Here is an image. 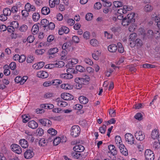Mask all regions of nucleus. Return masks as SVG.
<instances>
[{"label": "nucleus", "instance_id": "f257e3e1", "mask_svg": "<svg viewBox=\"0 0 160 160\" xmlns=\"http://www.w3.org/2000/svg\"><path fill=\"white\" fill-rule=\"evenodd\" d=\"M90 80L89 76L87 75L84 76L82 78H76L75 79V82L76 83V88L78 89H80L83 85L88 84Z\"/></svg>", "mask_w": 160, "mask_h": 160}, {"label": "nucleus", "instance_id": "f03ea898", "mask_svg": "<svg viewBox=\"0 0 160 160\" xmlns=\"http://www.w3.org/2000/svg\"><path fill=\"white\" fill-rule=\"evenodd\" d=\"M81 129L78 125L72 126L71 130V135L74 137H77L80 134Z\"/></svg>", "mask_w": 160, "mask_h": 160}, {"label": "nucleus", "instance_id": "7ed1b4c3", "mask_svg": "<svg viewBox=\"0 0 160 160\" xmlns=\"http://www.w3.org/2000/svg\"><path fill=\"white\" fill-rule=\"evenodd\" d=\"M145 160H154V154L152 151L150 149H147L145 152Z\"/></svg>", "mask_w": 160, "mask_h": 160}, {"label": "nucleus", "instance_id": "20e7f679", "mask_svg": "<svg viewBox=\"0 0 160 160\" xmlns=\"http://www.w3.org/2000/svg\"><path fill=\"white\" fill-rule=\"evenodd\" d=\"M34 153L32 148L27 149L24 153V156L26 159H30L33 157Z\"/></svg>", "mask_w": 160, "mask_h": 160}, {"label": "nucleus", "instance_id": "39448f33", "mask_svg": "<svg viewBox=\"0 0 160 160\" xmlns=\"http://www.w3.org/2000/svg\"><path fill=\"white\" fill-rule=\"evenodd\" d=\"M125 140L128 143L132 145L135 144L134 138L133 135L130 133H127L125 134Z\"/></svg>", "mask_w": 160, "mask_h": 160}, {"label": "nucleus", "instance_id": "423d86ee", "mask_svg": "<svg viewBox=\"0 0 160 160\" xmlns=\"http://www.w3.org/2000/svg\"><path fill=\"white\" fill-rule=\"evenodd\" d=\"M11 147L12 150L16 153L20 154L22 152L20 147L17 144H12Z\"/></svg>", "mask_w": 160, "mask_h": 160}, {"label": "nucleus", "instance_id": "0eeeda50", "mask_svg": "<svg viewBox=\"0 0 160 160\" xmlns=\"http://www.w3.org/2000/svg\"><path fill=\"white\" fill-rule=\"evenodd\" d=\"M72 70V69L71 68H69L67 70V72L68 73L61 74L60 76V78L64 79H69L72 78L73 77V75L72 74L69 73V72H68L70 70Z\"/></svg>", "mask_w": 160, "mask_h": 160}, {"label": "nucleus", "instance_id": "6e6552de", "mask_svg": "<svg viewBox=\"0 0 160 160\" xmlns=\"http://www.w3.org/2000/svg\"><path fill=\"white\" fill-rule=\"evenodd\" d=\"M66 141V138L64 136H62L61 138L57 137L54 139L53 141V144L54 145L56 146L59 144L61 142H65Z\"/></svg>", "mask_w": 160, "mask_h": 160}, {"label": "nucleus", "instance_id": "1a4fd4ad", "mask_svg": "<svg viewBox=\"0 0 160 160\" xmlns=\"http://www.w3.org/2000/svg\"><path fill=\"white\" fill-rule=\"evenodd\" d=\"M132 9L131 7L128 6L124 5L123 6L122 8L118 9V13L120 14L126 13L128 11H130Z\"/></svg>", "mask_w": 160, "mask_h": 160}, {"label": "nucleus", "instance_id": "9d476101", "mask_svg": "<svg viewBox=\"0 0 160 160\" xmlns=\"http://www.w3.org/2000/svg\"><path fill=\"white\" fill-rule=\"evenodd\" d=\"M135 136L136 139L139 141L143 140L145 138L143 132L141 131H137L135 134Z\"/></svg>", "mask_w": 160, "mask_h": 160}, {"label": "nucleus", "instance_id": "9b49d317", "mask_svg": "<svg viewBox=\"0 0 160 160\" xmlns=\"http://www.w3.org/2000/svg\"><path fill=\"white\" fill-rule=\"evenodd\" d=\"M52 140L50 137L48 139L46 140L44 138H41L39 141V145L40 146L45 147L47 145L49 142H51Z\"/></svg>", "mask_w": 160, "mask_h": 160}, {"label": "nucleus", "instance_id": "f8f14e48", "mask_svg": "<svg viewBox=\"0 0 160 160\" xmlns=\"http://www.w3.org/2000/svg\"><path fill=\"white\" fill-rule=\"evenodd\" d=\"M39 121V122L44 126L49 127L52 124L51 121L47 119H40Z\"/></svg>", "mask_w": 160, "mask_h": 160}, {"label": "nucleus", "instance_id": "ddd939ff", "mask_svg": "<svg viewBox=\"0 0 160 160\" xmlns=\"http://www.w3.org/2000/svg\"><path fill=\"white\" fill-rule=\"evenodd\" d=\"M62 99L65 100H71L73 99L74 97L71 94L68 93H64L61 95Z\"/></svg>", "mask_w": 160, "mask_h": 160}, {"label": "nucleus", "instance_id": "4468645a", "mask_svg": "<svg viewBox=\"0 0 160 160\" xmlns=\"http://www.w3.org/2000/svg\"><path fill=\"white\" fill-rule=\"evenodd\" d=\"M37 76L41 78H45L48 76V74L46 72L41 71L38 72Z\"/></svg>", "mask_w": 160, "mask_h": 160}, {"label": "nucleus", "instance_id": "2eb2a0df", "mask_svg": "<svg viewBox=\"0 0 160 160\" xmlns=\"http://www.w3.org/2000/svg\"><path fill=\"white\" fill-rule=\"evenodd\" d=\"M121 152L124 155L126 156L128 155V150L125 146L123 144H120L118 146Z\"/></svg>", "mask_w": 160, "mask_h": 160}, {"label": "nucleus", "instance_id": "dca6fc26", "mask_svg": "<svg viewBox=\"0 0 160 160\" xmlns=\"http://www.w3.org/2000/svg\"><path fill=\"white\" fill-rule=\"evenodd\" d=\"M56 101L57 102V105L59 106L65 107L68 105V103L67 102L62 100V99L60 98H58Z\"/></svg>", "mask_w": 160, "mask_h": 160}, {"label": "nucleus", "instance_id": "f3484780", "mask_svg": "<svg viewBox=\"0 0 160 160\" xmlns=\"http://www.w3.org/2000/svg\"><path fill=\"white\" fill-rule=\"evenodd\" d=\"M69 31V29L65 26L62 27L58 31V33L60 35H62L63 33H68Z\"/></svg>", "mask_w": 160, "mask_h": 160}, {"label": "nucleus", "instance_id": "a211bd4d", "mask_svg": "<svg viewBox=\"0 0 160 160\" xmlns=\"http://www.w3.org/2000/svg\"><path fill=\"white\" fill-rule=\"evenodd\" d=\"M108 148L111 153L113 155H116L117 154V151L114 146L113 145H110L108 146Z\"/></svg>", "mask_w": 160, "mask_h": 160}, {"label": "nucleus", "instance_id": "6ab92c4d", "mask_svg": "<svg viewBox=\"0 0 160 160\" xmlns=\"http://www.w3.org/2000/svg\"><path fill=\"white\" fill-rule=\"evenodd\" d=\"M71 156L72 158L75 159H81L82 155L80 152L74 151L71 153Z\"/></svg>", "mask_w": 160, "mask_h": 160}, {"label": "nucleus", "instance_id": "aec40b11", "mask_svg": "<svg viewBox=\"0 0 160 160\" xmlns=\"http://www.w3.org/2000/svg\"><path fill=\"white\" fill-rule=\"evenodd\" d=\"M73 149L74 151L81 153L84 151V148L82 145H77L75 146Z\"/></svg>", "mask_w": 160, "mask_h": 160}, {"label": "nucleus", "instance_id": "412c9836", "mask_svg": "<svg viewBox=\"0 0 160 160\" xmlns=\"http://www.w3.org/2000/svg\"><path fill=\"white\" fill-rule=\"evenodd\" d=\"M159 132L158 129H155L152 132L151 134V137L154 140L156 139L157 138H158L159 134H158Z\"/></svg>", "mask_w": 160, "mask_h": 160}, {"label": "nucleus", "instance_id": "4be33fe9", "mask_svg": "<svg viewBox=\"0 0 160 160\" xmlns=\"http://www.w3.org/2000/svg\"><path fill=\"white\" fill-rule=\"evenodd\" d=\"M72 44L73 42L71 40H69L63 44L62 47V48L63 50H65L70 47Z\"/></svg>", "mask_w": 160, "mask_h": 160}, {"label": "nucleus", "instance_id": "5701e85b", "mask_svg": "<svg viewBox=\"0 0 160 160\" xmlns=\"http://www.w3.org/2000/svg\"><path fill=\"white\" fill-rule=\"evenodd\" d=\"M58 49L56 47L51 48L48 50L47 52V54L50 55H53L54 57V54L58 52Z\"/></svg>", "mask_w": 160, "mask_h": 160}, {"label": "nucleus", "instance_id": "b1692460", "mask_svg": "<svg viewBox=\"0 0 160 160\" xmlns=\"http://www.w3.org/2000/svg\"><path fill=\"white\" fill-rule=\"evenodd\" d=\"M28 126L32 129H35L37 128L38 124L37 122L34 120L30 121L28 123Z\"/></svg>", "mask_w": 160, "mask_h": 160}, {"label": "nucleus", "instance_id": "393cba45", "mask_svg": "<svg viewBox=\"0 0 160 160\" xmlns=\"http://www.w3.org/2000/svg\"><path fill=\"white\" fill-rule=\"evenodd\" d=\"M117 46L115 44H112L109 45L108 47V51L112 52H115L117 50Z\"/></svg>", "mask_w": 160, "mask_h": 160}, {"label": "nucleus", "instance_id": "a878e982", "mask_svg": "<svg viewBox=\"0 0 160 160\" xmlns=\"http://www.w3.org/2000/svg\"><path fill=\"white\" fill-rule=\"evenodd\" d=\"M19 142L21 146L23 148H26L28 147V143L25 139H21L20 140Z\"/></svg>", "mask_w": 160, "mask_h": 160}, {"label": "nucleus", "instance_id": "bb28decb", "mask_svg": "<svg viewBox=\"0 0 160 160\" xmlns=\"http://www.w3.org/2000/svg\"><path fill=\"white\" fill-rule=\"evenodd\" d=\"M60 3V0H49V2L50 6L51 8L55 7V5H58Z\"/></svg>", "mask_w": 160, "mask_h": 160}, {"label": "nucleus", "instance_id": "cd10ccee", "mask_svg": "<svg viewBox=\"0 0 160 160\" xmlns=\"http://www.w3.org/2000/svg\"><path fill=\"white\" fill-rule=\"evenodd\" d=\"M44 65V62H40L37 64H34L32 67L35 69H39L42 68Z\"/></svg>", "mask_w": 160, "mask_h": 160}, {"label": "nucleus", "instance_id": "c85d7f7f", "mask_svg": "<svg viewBox=\"0 0 160 160\" xmlns=\"http://www.w3.org/2000/svg\"><path fill=\"white\" fill-rule=\"evenodd\" d=\"M78 99L80 102L83 104H86L88 102V99L86 97L83 96H80Z\"/></svg>", "mask_w": 160, "mask_h": 160}, {"label": "nucleus", "instance_id": "c756f323", "mask_svg": "<svg viewBox=\"0 0 160 160\" xmlns=\"http://www.w3.org/2000/svg\"><path fill=\"white\" fill-rule=\"evenodd\" d=\"M135 13L134 12H132L128 14L127 18L130 20L129 22H134L135 21V19L134 18Z\"/></svg>", "mask_w": 160, "mask_h": 160}, {"label": "nucleus", "instance_id": "7c9ffc66", "mask_svg": "<svg viewBox=\"0 0 160 160\" xmlns=\"http://www.w3.org/2000/svg\"><path fill=\"white\" fill-rule=\"evenodd\" d=\"M50 12V10L48 8L46 7H43L41 9V13L44 15L48 14Z\"/></svg>", "mask_w": 160, "mask_h": 160}, {"label": "nucleus", "instance_id": "2f4dec72", "mask_svg": "<svg viewBox=\"0 0 160 160\" xmlns=\"http://www.w3.org/2000/svg\"><path fill=\"white\" fill-rule=\"evenodd\" d=\"M33 34H37L39 31V27L37 24L33 25L31 30Z\"/></svg>", "mask_w": 160, "mask_h": 160}, {"label": "nucleus", "instance_id": "473e14b6", "mask_svg": "<svg viewBox=\"0 0 160 160\" xmlns=\"http://www.w3.org/2000/svg\"><path fill=\"white\" fill-rule=\"evenodd\" d=\"M48 23L49 21L46 19H42L41 22V25L45 28L48 27Z\"/></svg>", "mask_w": 160, "mask_h": 160}, {"label": "nucleus", "instance_id": "72a5a7b5", "mask_svg": "<svg viewBox=\"0 0 160 160\" xmlns=\"http://www.w3.org/2000/svg\"><path fill=\"white\" fill-rule=\"evenodd\" d=\"M78 60L77 59L72 58L71 61L68 63V65L70 68L73 67V65L78 63Z\"/></svg>", "mask_w": 160, "mask_h": 160}, {"label": "nucleus", "instance_id": "f704fd0d", "mask_svg": "<svg viewBox=\"0 0 160 160\" xmlns=\"http://www.w3.org/2000/svg\"><path fill=\"white\" fill-rule=\"evenodd\" d=\"M3 68L4 69V74L6 76L9 75L10 74V72L8 69L9 68V66L8 65H5L4 66Z\"/></svg>", "mask_w": 160, "mask_h": 160}, {"label": "nucleus", "instance_id": "c9c22d12", "mask_svg": "<svg viewBox=\"0 0 160 160\" xmlns=\"http://www.w3.org/2000/svg\"><path fill=\"white\" fill-rule=\"evenodd\" d=\"M40 18V15L38 13L35 12L32 15V20L35 22L38 21Z\"/></svg>", "mask_w": 160, "mask_h": 160}, {"label": "nucleus", "instance_id": "e433bc0d", "mask_svg": "<svg viewBox=\"0 0 160 160\" xmlns=\"http://www.w3.org/2000/svg\"><path fill=\"white\" fill-rule=\"evenodd\" d=\"M155 34L154 33L153 31L152 30H149L147 33V35L149 38H152L154 37V36L155 37Z\"/></svg>", "mask_w": 160, "mask_h": 160}, {"label": "nucleus", "instance_id": "4c0bfd02", "mask_svg": "<svg viewBox=\"0 0 160 160\" xmlns=\"http://www.w3.org/2000/svg\"><path fill=\"white\" fill-rule=\"evenodd\" d=\"M41 106L42 108L46 109H51L54 108V105L51 104H42L41 105Z\"/></svg>", "mask_w": 160, "mask_h": 160}, {"label": "nucleus", "instance_id": "58836bf2", "mask_svg": "<svg viewBox=\"0 0 160 160\" xmlns=\"http://www.w3.org/2000/svg\"><path fill=\"white\" fill-rule=\"evenodd\" d=\"M153 10V7L151 5L149 4L146 5L144 8V10L146 12H151Z\"/></svg>", "mask_w": 160, "mask_h": 160}, {"label": "nucleus", "instance_id": "ea45409f", "mask_svg": "<svg viewBox=\"0 0 160 160\" xmlns=\"http://www.w3.org/2000/svg\"><path fill=\"white\" fill-rule=\"evenodd\" d=\"M152 20L156 22L160 21V14L156 15L153 14L152 15Z\"/></svg>", "mask_w": 160, "mask_h": 160}, {"label": "nucleus", "instance_id": "a19ab883", "mask_svg": "<svg viewBox=\"0 0 160 160\" xmlns=\"http://www.w3.org/2000/svg\"><path fill=\"white\" fill-rule=\"evenodd\" d=\"M48 132L50 135L52 136H55L57 133V131L54 129L52 128H51L49 130H48Z\"/></svg>", "mask_w": 160, "mask_h": 160}, {"label": "nucleus", "instance_id": "79ce46f5", "mask_svg": "<svg viewBox=\"0 0 160 160\" xmlns=\"http://www.w3.org/2000/svg\"><path fill=\"white\" fill-rule=\"evenodd\" d=\"M129 21L130 20H129L127 17H125L122 20V24L124 26L128 25L129 24L131 23Z\"/></svg>", "mask_w": 160, "mask_h": 160}, {"label": "nucleus", "instance_id": "37998d69", "mask_svg": "<svg viewBox=\"0 0 160 160\" xmlns=\"http://www.w3.org/2000/svg\"><path fill=\"white\" fill-rule=\"evenodd\" d=\"M137 36V34L135 33H133L130 34L129 36V41H130L134 42Z\"/></svg>", "mask_w": 160, "mask_h": 160}, {"label": "nucleus", "instance_id": "c03bdc74", "mask_svg": "<svg viewBox=\"0 0 160 160\" xmlns=\"http://www.w3.org/2000/svg\"><path fill=\"white\" fill-rule=\"evenodd\" d=\"M11 13V10L8 8L4 9L3 11V14L6 16L10 15Z\"/></svg>", "mask_w": 160, "mask_h": 160}, {"label": "nucleus", "instance_id": "a18cd8bd", "mask_svg": "<svg viewBox=\"0 0 160 160\" xmlns=\"http://www.w3.org/2000/svg\"><path fill=\"white\" fill-rule=\"evenodd\" d=\"M61 88L64 89H71L72 88L71 86L68 83L62 84L61 85Z\"/></svg>", "mask_w": 160, "mask_h": 160}, {"label": "nucleus", "instance_id": "49530a36", "mask_svg": "<svg viewBox=\"0 0 160 160\" xmlns=\"http://www.w3.org/2000/svg\"><path fill=\"white\" fill-rule=\"evenodd\" d=\"M91 44L94 47L97 46L98 44V41L95 39H92L90 41Z\"/></svg>", "mask_w": 160, "mask_h": 160}, {"label": "nucleus", "instance_id": "de8ad7c7", "mask_svg": "<svg viewBox=\"0 0 160 160\" xmlns=\"http://www.w3.org/2000/svg\"><path fill=\"white\" fill-rule=\"evenodd\" d=\"M57 63H56L54 64H49L46 65L45 68L47 69H52L55 67L57 68Z\"/></svg>", "mask_w": 160, "mask_h": 160}, {"label": "nucleus", "instance_id": "09e8293b", "mask_svg": "<svg viewBox=\"0 0 160 160\" xmlns=\"http://www.w3.org/2000/svg\"><path fill=\"white\" fill-rule=\"evenodd\" d=\"M117 45L118 46V52L121 53H123L124 51V49L122 43L120 42H118Z\"/></svg>", "mask_w": 160, "mask_h": 160}, {"label": "nucleus", "instance_id": "8fccbe9b", "mask_svg": "<svg viewBox=\"0 0 160 160\" xmlns=\"http://www.w3.org/2000/svg\"><path fill=\"white\" fill-rule=\"evenodd\" d=\"M115 142L117 144H122L121 143L122 142L121 137L119 136H116L115 138Z\"/></svg>", "mask_w": 160, "mask_h": 160}, {"label": "nucleus", "instance_id": "3c124183", "mask_svg": "<svg viewBox=\"0 0 160 160\" xmlns=\"http://www.w3.org/2000/svg\"><path fill=\"white\" fill-rule=\"evenodd\" d=\"M36 133L38 136H42L44 133V130L41 128H38L37 130Z\"/></svg>", "mask_w": 160, "mask_h": 160}, {"label": "nucleus", "instance_id": "603ef678", "mask_svg": "<svg viewBox=\"0 0 160 160\" xmlns=\"http://www.w3.org/2000/svg\"><path fill=\"white\" fill-rule=\"evenodd\" d=\"M53 96H54V93L52 92H48L45 94L44 97L46 98H49Z\"/></svg>", "mask_w": 160, "mask_h": 160}, {"label": "nucleus", "instance_id": "864d4df0", "mask_svg": "<svg viewBox=\"0 0 160 160\" xmlns=\"http://www.w3.org/2000/svg\"><path fill=\"white\" fill-rule=\"evenodd\" d=\"M113 4L115 7L119 8L122 7L123 4L121 2L115 1L113 2Z\"/></svg>", "mask_w": 160, "mask_h": 160}, {"label": "nucleus", "instance_id": "5fc2aeb1", "mask_svg": "<svg viewBox=\"0 0 160 160\" xmlns=\"http://www.w3.org/2000/svg\"><path fill=\"white\" fill-rule=\"evenodd\" d=\"M134 42L136 45L138 47H141L142 45V41L140 39H137Z\"/></svg>", "mask_w": 160, "mask_h": 160}, {"label": "nucleus", "instance_id": "6e6d98bb", "mask_svg": "<svg viewBox=\"0 0 160 160\" xmlns=\"http://www.w3.org/2000/svg\"><path fill=\"white\" fill-rule=\"evenodd\" d=\"M143 67L148 68H154L155 67V66L148 63H145L143 65Z\"/></svg>", "mask_w": 160, "mask_h": 160}, {"label": "nucleus", "instance_id": "4d7b16f0", "mask_svg": "<svg viewBox=\"0 0 160 160\" xmlns=\"http://www.w3.org/2000/svg\"><path fill=\"white\" fill-rule=\"evenodd\" d=\"M76 70L80 72H83L85 70V68L82 66L80 65L77 66L76 67Z\"/></svg>", "mask_w": 160, "mask_h": 160}, {"label": "nucleus", "instance_id": "13d9d810", "mask_svg": "<svg viewBox=\"0 0 160 160\" xmlns=\"http://www.w3.org/2000/svg\"><path fill=\"white\" fill-rule=\"evenodd\" d=\"M35 38L33 36L29 35L27 38V41L30 43L34 41Z\"/></svg>", "mask_w": 160, "mask_h": 160}, {"label": "nucleus", "instance_id": "bf43d9fd", "mask_svg": "<svg viewBox=\"0 0 160 160\" xmlns=\"http://www.w3.org/2000/svg\"><path fill=\"white\" fill-rule=\"evenodd\" d=\"M92 14L91 13H88L86 15L85 18L86 20L88 21L91 20L92 18Z\"/></svg>", "mask_w": 160, "mask_h": 160}, {"label": "nucleus", "instance_id": "052dcab7", "mask_svg": "<svg viewBox=\"0 0 160 160\" xmlns=\"http://www.w3.org/2000/svg\"><path fill=\"white\" fill-rule=\"evenodd\" d=\"M84 61L86 63L90 65H92L93 64V62L89 58H85Z\"/></svg>", "mask_w": 160, "mask_h": 160}, {"label": "nucleus", "instance_id": "680f3d73", "mask_svg": "<svg viewBox=\"0 0 160 160\" xmlns=\"http://www.w3.org/2000/svg\"><path fill=\"white\" fill-rule=\"evenodd\" d=\"M10 25L13 27L14 29L15 28H16L18 26V22L14 21L10 23Z\"/></svg>", "mask_w": 160, "mask_h": 160}, {"label": "nucleus", "instance_id": "e2e57ef3", "mask_svg": "<svg viewBox=\"0 0 160 160\" xmlns=\"http://www.w3.org/2000/svg\"><path fill=\"white\" fill-rule=\"evenodd\" d=\"M9 67H10L11 70H14L16 68V64L15 62H12L10 64Z\"/></svg>", "mask_w": 160, "mask_h": 160}, {"label": "nucleus", "instance_id": "0e129e2a", "mask_svg": "<svg viewBox=\"0 0 160 160\" xmlns=\"http://www.w3.org/2000/svg\"><path fill=\"white\" fill-rule=\"evenodd\" d=\"M28 9H25L22 10V16L24 17H28L29 15Z\"/></svg>", "mask_w": 160, "mask_h": 160}, {"label": "nucleus", "instance_id": "69168bd1", "mask_svg": "<svg viewBox=\"0 0 160 160\" xmlns=\"http://www.w3.org/2000/svg\"><path fill=\"white\" fill-rule=\"evenodd\" d=\"M106 126L104 125L103 126L99 128V130L100 132L102 133H104L106 130Z\"/></svg>", "mask_w": 160, "mask_h": 160}, {"label": "nucleus", "instance_id": "338daca9", "mask_svg": "<svg viewBox=\"0 0 160 160\" xmlns=\"http://www.w3.org/2000/svg\"><path fill=\"white\" fill-rule=\"evenodd\" d=\"M34 58L32 56H30L28 57L27 59V62L28 63H32L33 61Z\"/></svg>", "mask_w": 160, "mask_h": 160}, {"label": "nucleus", "instance_id": "774afa93", "mask_svg": "<svg viewBox=\"0 0 160 160\" xmlns=\"http://www.w3.org/2000/svg\"><path fill=\"white\" fill-rule=\"evenodd\" d=\"M26 57L24 55H22L20 56L18 61L20 63H22L26 59Z\"/></svg>", "mask_w": 160, "mask_h": 160}]
</instances>
